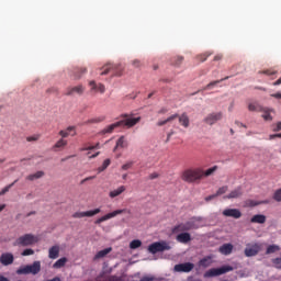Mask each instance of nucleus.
<instances>
[{"label": "nucleus", "instance_id": "obj_1", "mask_svg": "<svg viewBox=\"0 0 281 281\" xmlns=\"http://www.w3.org/2000/svg\"><path fill=\"white\" fill-rule=\"evenodd\" d=\"M123 120L117 121L111 125H108L105 128L101 131V135H106L113 133L115 128H120V126H125V128H133V126H137L142 122V116H135L133 113H124L121 115Z\"/></svg>", "mask_w": 281, "mask_h": 281}, {"label": "nucleus", "instance_id": "obj_2", "mask_svg": "<svg viewBox=\"0 0 281 281\" xmlns=\"http://www.w3.org/2000/svg\"><path fill=\"white\" fill-rule=\"evenodd\" d=\"M182 181L186 183H196V181H201L203 179V169L201 168H189L182 171L181 175Z\"/></svg>", "mask_w": 281, "mask_h": 281}, {"label": "nucleus", "instance_id": "obj_3", "mask_svg": "<svg viewBox=\"0 0 281 281\" xmlns=\"http://www.w3.org/2000/svg\"><path fill=\"white\" fill-rule=\"evenodd\" d=\"M38 243V237L32 234H25L20 236L14 243V247H32V245H36Z\"/></svg>", "mask_w": 281, "mask_h": 281}, {"label": "nucleus", "instance_id": "obj_4", "mask_svg": "<svg viewBox=\"0 0 281 281\" xmlns=\"http://www.w3.org/2000/svg\"><path fill=\"white\" fill-rule=\"evenodd\" d=\"M229 271H234V267L223 266L221 268H213V269L207 270L204 273V278H216L217 276H223L225 273H229Z\"/></svg>", "mask_w": 281, "mask_h": 281}, {"label": "nucleus", "instance_id": "obj_5", "mask_svg": "<svg viewBox=\"0 0 281 281\" xmlns=\"http://www.w3.org/2000/svg\"><path fill=\"white\" fill-rule=\"evenodd\" d=\"M262 251V244L255 243V244H247L244 250L246 258H254V256H258Z\"/></svg>", "mask_w": 281, "mask_h": 281}, {"label": "nucleus", "instance_id": "obj_6", "mask_svg": "<svg viewBox=\"0 0 281 281\" xmlns=\"http://www.w3.org/2000/svg\"><path fill=\"white\" fill-rule=\"evenodd\" d=\"M149 254H159L161 251H170V245L166 241H156L148 246Z\"/></svg>", "mask_w": 281, "mask_h": 281}, {"label": "nucleus", "instance_id": "obj_7", "mask_svg": "<svg viewBox=\"0 0 281 281\" xmlns=\"http://www.w3.org/2000/svg\"><path fill=\"white\" fill-rule=\"evenodd\" d=\"M103 71L101 72V76H106L109 71H112L113 76H122V71H124V68L122 65H115V64H106L102 67Z\"/></svg>", "mask_w": 281, "mask_h": 281}, {"label": "nucleus", "instance_id": "obj_8", "mask_svg": "<svg viewBox=\"0 0 281 281\" xmlns=\"http://www.w3.org/2000/svg\"><path fill=\"white\" fill-rule=\"evenodd\" d=\"M41 272V261H34L33 265L26 266L18 271V273H32L36 276V273Z\"/></svg>", "mask_w": 281, "mask_h": 281}, {"label": "nucleus", "instance_id": "obj_9", "mask_svg": "<svg viewBox=\"0 0 281 281\" xmlns=\"http://www.w3.org/2000/svg\"><path fill=\"white\" fill-rule=\"evenodd\" d=\"M126 212H127L126 209L113 211L111 213H108V214L101 216L94 223H95V225H100V223H104V221H110V218H115V216H119V214H124Z\"/></svg>", "mask_w": 281, "mask_h": 281}, {"label": "nucleus", "instance_id": "obj_10", "mask_svg": "<svg viewBox=\"0 0 281 281\" xmlns=\"http://www.w3.org/2000/svg\"><path fill=\"white\" fill-rule=\"evenodd\" d=\"M192 269H194V263L192 262L178 263L173 267V271L177 273H190Z\"/></svg>", "mask_w": 281, "mask_h": 281}, {"label": "nucleus", "instance_id": "obj_11", "mask_svg": "<svg viewBox=\"0 0 281 281\" xmlns=\"http://www.w3.org/2000/svg\"><path fill=\"white\" fill-rule=\"evenodd\" d=\"M220 120H223V113L216 112V113L209 114L204 119V122H205V124H209L210 126H212V125L216 124L217 122H220Z\"/></svg>", "mask_w": 281, "mask_h": 281}, {"label": "nucleus", "instance_id": "obj_12", "mask_svg": "<svg viewBox=\"0 0 281 281\" xmlns=\"http://www.w3.org/2000/svg\"><path fill=\"white\" fill-rule=\"evenodd\" d=\"M222 214L226 218H240L243 216V213L238 209H225Z\"/></svg>", "mask_w": 281, "mask_h": 281}, {"label": "nucleus", "instance_id": "obj_13", "mask_svg": "<svg viewBox=\"0 0 281 281\" xmlns=\"http://www.w3.org/2000/svg\"><path fill=\"white\" fill-rule=\"evenodd\" d=\"M100 209H94L92 211H86V212H76L72 214V218H85V216L91 217L95 216L97 214H100Z\"/></svg>", "mask_w": 281, "mask_h": 281}, {"label": "nucleus", "instance_id": "obj_14", "mask_svg": "<svg viewBox=\"0 0 281 281\" xmlns=\"http://www.w3.org/2000/svg\"><path fill=\"white\" fill-rule=\"evenodd\" d=\"M0 262L3 267H10L14 262V255L12 252H3L0 256Z\"/></svg>", "mask_w": 281, "mask_h": 281}, {"label": "nucleus", "instance_id": "obj_15", "mask_svg": "<svg viewBox=\"0 0 281 281\" xmlns=\"http://www.w3.org/2000/svg\"><path fill=\"white\" fill-rule=\"evenodd\" d=\"M192 229V223H181L172 228V234H179V232H190Z\"/></svg>", "mask_w": 281, "mask_h": 281}, {"label": "nucleus", "instance_id": "obj_16", "mask_svg": "<svg viewBox=\"0 0 281 281\" xmlns=\"http://www.w3.org/2000/svg\"><path fill=\"white\" fill-rule=\"evenodd\" d=\"M85 93V87H82L81 85L77 86V87H70L67 88V92L66 95H82Z\"/></svg>", "mask_w": 281, "mask_h": 281}, {"label": "nucleus", "instance_id": "obj_17", "mask_svg": "<svg viewBox=\"0 0 281 281\" xmlns=\"http://www.w3.org/2000/svg\"><path fill=\"white\" fill-rule=\"evenodd\" d=\"M176 240L186 245L190 243V240H192V236L190 235V233H180L179 235H177Z\"/></svg>", "mask_w": 281, "mask_h": 281}, {"label": "nucleus", "instance_id": "obj_18", "mask_svg": "<svg viewBox=\"0 0 281 281\" xmlns=\"http://www.w3.org/2000/svg\"><path fill=\"white\" fill-rule=\"evenodd\" d=\"M218 251L223 256H229V254H232V251H234V245H232V244H224V245H222L220 247Z\"/></svg>", "mask_w": 281, "mask_h": 281}, {"label": "nucleus", "instance_id": "obj_19", "mask_svg": "<svg viewBox=\"0 0 281 281\" xmlns=\"http://www.w3.org/2000/svg\"><path fill=\"white\" fill-rule=\"evenodd\" d=\"M243 194V188L238 187L235 190L231 191L229 194L225 195V199H240Z\"/></svg>", "mask_w": 281, "mask_h": 281}, {"label": "nucleus", "instance_id": "obj_20", "mask_svg": "<svg viewBox=\"0 0 281 281\" xmlns=\"http://www.w3.org/2000/svg\"><path fill=\"white\" fill-rule=\"evenodd\" d=\"M59 254H60V247L59 246H53L48 250V258H50V260H56V258H58Z\"/></svg>", "mask_w": 281, "mask_h": 281}, {"label": "nucleus", "instance_id": "obj_21", "mask_svg": "<svg viewBox=\"0 0 281 281\" xmlns=\"http://www.w3.org/2000/svg\"><path fill=\"white\" fill-rule=\"evenodd\" d=\"M89 85H90L92 91H99V93H104L106 91V88L102 83L98 85V83H95V81L92 80L89 82Z\"/></svg>", "mask_w": 281, "mask_h": 281}, {"label": "nucleus", "instance_id": "obj_22", "mask_svg": "<svg viewBox=\"0 0 281 281\" xmlns=\"http://www.w3.org/2000/svg\"><path fill=\"white\" fill-rule=\"evenodd\" d=\"M248 111L262 113V111H265V108H262V105H260V103L258 102H251L248 104Z\"/></svg>", "mask_w": 281, "mask_h": 281}, {"label": "nucleus", "instance_id": "obj_23", "mask_svg": "<svg viewBox=\"0 0 281 281\" xmlns=\"http://www.w3.org/2000/svg\"><path fill=\"white\" fill-rule=\"evenodd\" d=\"M179 117V124L183 126L184 128H188L190 126V117L187 113H182Z\"/></svg>", "mask_w": 281, "mask_h": 281}, {"label": "nucleus", "instance_id": "obj_24", "mask_svg": "<svg viewBox=\"0 0 281 281\" xmlns=\"http://www.w3.org/2000/svg\"><path fill=\"white\" fill-rule=\"evenodd\" d=\"M250 223H258L259 225H263V223H267V216H265L262 214L254 215L250 218Z\"/></svg>", "mask_w": 281, "mask_h": 281}, {"label": "nucleus", "instance_id": "obj_25", "mask_svg": "<svg viewBox=\"0 0 281 281\" xmlns=\"http://www.w3.org/2000/svg\"><path fill=\"white\" fill-rule=\"evenodd\" d=\"M123 192H126L125 186H121L117 189L110 191L109 196L110 199H115V196H120V194H123Z\"/></svg>", "mask_w": 281, "mask_h": 281}, {"label": "nucleus", "instance_id": "obj_26", "mask_svg": "<svg viewBox=\"0 0 281 281\" xmlns=\"http://www.w3.org/2000/svg\"><path fill=\"white\" fill-rule=\"evenodd\" d=\"M111 251H113L112 247L98 251L97 255L94 256V260H100V258H105V256H109Z\"/></svg>", "mask_w": 281, "mask_h": 281}, {"label": "nucleus", "instance_id": "obj_27", "mask_svg": "<svg viewBox=\"0 0 281 281\" xmlns=\"http://www.w3.org/2000/svg\"><path fill=\"white\" fill-rule=\"evenodd\" d=\"M198 265H199V267H203V269H207V267H210L212 265V257L206 256V257L202 258Z\"/></svg>", "mask_w": 281, "mask_h": 281}, {"label": "nucleus", "instance_id": "obj_28", "mask_svg": "<svg viewBox=\"0 0 281 281\" xmlns=\"http://www.w3.org/2000/svg\"><path fill=\"white\" fill-rule=\"evenodd\" d=\"M68 142L65 138H60L56 142V144L53 146V150H63L65 146H67Z\"/></svg>", "mask_w": 281, "mask_h": 281}, {"label": "nucleus", "instance_id": "obj_29", "mask_svg": "<svg viewBox=\"0 0 281 281\" xmlns=\"http://www.w3.org/2000/svg\"><path fill=\"white\" fill-rule=\"evenodd\" d=\"M42 177H45L44 171H36L35 173L29 175L26 177L27 181H36V179H42Z\"/></svg>", "mask_w": 281, "mask_h": 281}, {"label": "nucleus", "instance_id": "obj_30", "mask_svg": "<svg viewBox=\"0 0 281 281\" xmlns=\"http://www.w3.org/2000/svg\"><path fill=\"white\" fill-rule=\"evenodd\" d=\"M177 117H179V114H173L164 121H158L157 126H166V124H168V122H172V121L177 120Z\"/></svg>", "mask_w": 281, "mask_h": 281}, {"label": "nucleus", "instance_id": "obj_31", "mask_svg": "<svg viewBox=\"0 0 281 281\" xmlns=\"http://www.w3.org/2000/svg\"><path fill=\"white\" fill-rule=\"evenodd\" d=\"M224 80H229V76H227L225 78H222L220 80H215V81L210 82L209 85H206L204 87V91H207V89H212V87H216V85H220V82H224Z\"/></svg>", "mask_w": 281, "mask_h": 281}, {"label": "nucleus", "instance_id": "obj_32", "mask_svg": "<svg viewBox=\"0 0 281 281\" xmlns=\"http://www.w3.org/2000/svg\"><path fill=\"white\" fill-rule=\"evenodd\" d=\"M126 146H128V143H126V140L124 139V136H121L116 140V145L114 147V150H117V148H126Z\"/></svg>", "mask_w": 281, "mask_h": 281}, {"label": "nucleus", "instance_id": "obj_33", "mask_svg": "<svg viewBox=\"0 0 281 281\" xmlns=\"http://www.w3.org/2000/svg\"><path fill=\"white\" fill-rule=\"evenodd\" d=\"M87 72V68H75L74 75H75V80H79V78H82V75Z\"/></svg>", "mask_w": 281, "mask_h": 281}, {"label": "nucleus", "instance_id": "obj_34", "mask_svg": "<svg viewBox=\"0 0 281 281\" xmlns=\"http://www.w3.org/2000/svg\"><path fill=\"white\" fill-rule=\"evenodd\" d=\"M212 52H205L203 54H200L196 56L198 60H200V63H205V60H207V58H210V56H212Z\"/></svg>", "mask_w": 281, "mask_h": 281}, {"label": "nucleus", "instance_id": "obj_35", "mask_svg": "<svg viewBox=\"0 0 281 281\" xmlns=\"http://www.w3.org/2000/svg\"><path fill=\"white\" fill-rule=\"evenodd\" d=\"M65 265H67V258L63 257L54 263V268L60 269L61 267H65Z\"/></svg>", "mask_w": 281, "mask_h": 281}, {"label": "nucleus", "instance_id": "obj_36", "mask_svg": "<svg viewBox=\"0 0 281 281\" xmlns=\"http://www.w3.org/2000/svg\"><path fill=\"white\" fill-rule=\"evenodd\" d=\"M276 251H280V246H278V245H270V246H268V248L266 250V254L267 255L276 254Z\"/></svg>", "mask_w": 281, "mask_h": 281}, {"label": "nucleus", "instance_id": "obj_37", "mask_svg": "<svg viewBox=\"0 0 281 281\" xmlns=\"http://www.w3.org/2000/svg\"><path fill=\"white\" fill-rule=\"evenodd\" d=\"M142 247V240L134 239L130 243V249H139Z\"/></svg>", "mask_w": 281, "mask_h": 281}, {"label": "nucleus", "instance_id": "obj_38", "mask_svg": "<svg viewBox=\"0 0 281 281\" xmlns=\"http://www.w3.org/2000/svg\"><path fill=\"white\" fill-rule=\"evenodd\" d=\"M111 166V159H105L101 167L98 168L99 172H104Z\"/></svg>", "mask_w": 281, "mask_h": 281}, {"label": "nucleus", "instance_id": "obj_39", "mask_svg": "<svg viewBox=\"0 0 281 281\" xmlns=\"http://www.w3.org/2000/svg\"><path fill=\"white\" fill-rule=\"evenodd\" d=\"M183 63V56H177L171 59V65H175V67H179Z\"/></svg>", "mask_w": 281, "mask_h": 281}, {"label": "nucleus", "instance_id": "obj_40", "mask_svg": "<svg viewBox=\"0 0 281 281\" xmlns=\"http://www.w3.org/2000/svg\"><path fill=\"white\" fill-rule=\"evenodd\" d=\"M262 117L266 122H271L273 120V116H271V112L269 110L263 109Z\"/></svg>", "mask_w": 281, "mask_h": 281}, {"label": "nucleus", "instance_id": "obj_41", "mask_svg": "<svg viewBox=\"0 0 281 281\" xmlns=\"http://www.w3.org/2000/svg\"><path fill=\"white\" fill-rule=\"evenodd\" d=\"M215 170H218V166H214L212 168H209L206 171H203V177H212Z\"/></svg>", "mask_w": 281, "mask_h": 281}, {"label": "nucleus", "instance_id": "obj_42", "mask_svg": "<svg viewBox=\"0 0 281 281\" xmlns=\"http://www.w3.org/2000/svg\"><path fill=\"white\" fill-rule=\"evenodd\" d=\"M104 120H105L104 116H99V117L89 120L88 124H100V122H104Z\"/></svg>", "mask_w": 281, "mask_h": 281}, {"label": "nucleus", "instance_id": "obj_43", "mask_svg": "<svg viewBox=\"0 0 281 281\" xmlns=\"http://www.w3.org/2000/svg\"><path fill=\"white\" fill-rule=\"evenodd\" d=\"M18 180H15L13 183L4 187L1 192H0V196H3V194H7V192H10V189L13 188L14 183H16Z\"/></svg>", "mask_w": 281, "mask_h": 281}, {"label": "nucleus", "instance_id": "obj_44", "mask_svg": "<svg viewBox=\"0 0 281 281\" xmlns=\"http://www.w3.org/2000/svg\"><path fill=\"white\" fill-rule=\"evenodd\" d=\"M273 199H274V201H277L278 203L281 202V188L278 189V190L274 192Z\"/></svg>", "mask_w": 281, "mask_h": 281}, {"label": "nucleus", "instance_id": "obj_45", "mask_svg": "<svg viewBox=\"0 0 281 281\" xmlns=\"http://www.w3.org/2000/svg\"><path fill=\"white\" fill-rule=\"evenodd\" d=\"M227 190H228V187L224 186V187L220 188L215 194H216V196H221L222 194H225V192H227Z\"/></svg>", "mask_w": 281, "mask_h": 281}, {"label": "nucleus", "instance_id": "obj_46", "mask_svg": "<svg viewBox=\"0 0 281 281\" xmlns=\"http://www.w3.org/2000/svg\"><path fill=\"white\" fill-rule=\"evenodd\" d=\"M21 256H34V249L26 248L22 251Z\"/></svg>", "mask_w": 281, "mask_h": 281}, {"label": "nucleus", "instance_id": "obj_47", "mask_svg": "<svg viewBox=\"0 0 281 281\" xmlns=\"http://www.w3.org/2000/svg\"><path fill=\"white\" fill-rule=\"evenodd\" d=\"M272 265L276 267V269H281V258L272 259Z\"/></svg>", "mask_w": 281, "mask_h": 281}, {"label": "nucleus", "instance_id": "obj_48", "mask_svg": "<svg viewBox=\"0 0 281 281\" xmlns=\"http://www.w3.org/2000/svg\"><path fill=\"white\" fill-rule=\"evenodd\" d=\"M38 139H41V136L38 134L26 137V142H38Z\"/></svg>", "mask_w": 281, "mask_h": 281}, {"label": "nucleus", "instance_id": "obj_49", "mask_svg": "<svg viewBox=\"0 0 281 281\" xmlns=\"http://www.w3.org/2000/svg\"><path fill=\"white\" fill-rule=\"evenodd\" d=\"M59 135L61 139H66V137H69V132H67V130H61L59 131Z\"/></svg>", "mask_w": 281, "mask_h": 281}, {"label": "nucleus", "instance_id": "obj_50", "mask_svg": "<svg viewBox=\"0 0 281 281\" xmlns=\"http://www.w3.org/2000/svg\"><path fill=\"white\" fill-rule=\"evenodd\" d=\"M67 133H71V131H74V133L71 134V137H76L77 133H76V127L75 126H68L66 128Z\"/></svg>", "mask_w": 281, "mask_h": 281}, {"label": "nucleus", "instance_id": "obj_51", "mask_svg": "<svg viewBox=\"0 0 281 281\" xmlns=\"http://www.w3.org/2000/svg\"><path fill=\"white\" fill-rule=\"evenodd\" d=\"M259 74H265L266 76H273L276 74V71L271 70V69H267L263 71H259Z\"/></svg>", "mask_w": 281, "mask_h": 281}, {"label": "nucleus", "instance_id": "obj_52", "mask_svg": "<svg viewBox=\"0 0 281 281\" xmlns=\"http://www.w3.org/2000/svg\"><path fill=\"white\" fill-rule=\"evenodd\" d=\"M130 168H133V161H130L122 166V170H130Z\"/></svg>", "mask_w": 281, "mask_h": 281}, {"label": "nucleus", "instance_id": "obj_53", "mask_svg": "<svg viewBox=\"0 0 281 281\" xmlns=\"http://www.w3.org/2000/svg\"><path fill=\"white\" fill-rule=\"evenodd\" d=\"M139 281H155V277L153 276H146V277H143Z\"/></svg>", "mask_w": 281, "mask_h": 281}, {"label": "nucleus", "instance_id": "obj_54", "mask_svg": "<svg viewBox=\"0 0 281 281\" xmlns=\"http://www.w3.org/2000/svg\"><path fill=\"white\" fill-rule=\"evenodd\" d=\"M47 93H58V88L56 87L48 88Z\"/></svg>", "mask_w": 281, "mask_h": 281}, {"label": "nucleus", "instance_id": "obj_55", "mask_svg": "<svg viewBox=\"0 0 281 281\" xmlns=\"http://www.w3.org/2000/svg\"><path fill=\"white\" fill-rule=\"evenodd\" d=\"M93 179H95V176L87 177V178H85L83 180H81V184H82V183H87V181H91V180H93Z\"/></svg>", "mask_w": 281, "mask_h": 281}, {"label": "nucleus", "instance_id": "obj_56", "mask_svg": "<svg viewBox=\"0 0 281 281\" xmlns=\"http://www.w3.org/2000/svg\"><path fill=\"white\" fill-rule=\"evenodd\" d=\"M280 131H281V122H278L277 125H276V127L273 128V132H274V133H278V132H280Z\"/></svg>", "mask_w": 281, "mask_h": 281}, {"label": "nucleus", "instance_id": "obj_57", "mask_svg": "<svg viewBox=\"0 0 281 281\" xmlns=\"http://www.w3.org/2000/svg\"><path fill=\"white\" fill-rule=\"evenodd\" d=\"M216 196H218V195H216V193H215V194H212V195H209V196L205 198V201H206V202H210V201L216 199Z\"/></svg>", "mask_w": 281, "mask_h": 281}, {"label": "nucleus", "instance_id": "obj_58", "mask_svg": "<svg viewBox=\"0 0 281 281\" xmlns=\"http://www.w3.org/2000/svg\"><path fill=\"white\" fill-rule=\"evenodd\" d=\"M159 115H165V113H168V109L166 108H161L159 111H158Z\"/></svg>", "mask_w": 281, "mask_h": 281}, {"label": "nucleus", "instance_id": "obj_59", "mask_svg": "<svg viewBox=\"0 0 281 281\" xmlns=\"http://www.w3.org/2000/svg\"><path fill=\"white\" fill-rule=\"evenodd\" d=\"M172 135H175V132H170L167 134L166 144H168V142H170V138L172 137Z\"/></svg>", "mask_w": 281, "mask_h": 281}, {"label": "nucleus", "instance_id": "obj_60", "mask_svg": "<svg viewBox=\"0 0 281 281\" xmlns=\"http://www.w3.org/2000/svg\"><path fill=\"white\" fill-rule=\"evenodd\" d=\"M159 177V173L154 172L149 176V179H157Z\"/></svg>", "mask_w": 281, "mask_h": 281}, {"label": "nucleus", "instance_id": "obj_61", "mask_svg": "<svg viewBox=\"0 0 281 281\" xmlns=\"http://www.w3.org/2000/svg\"><path fill=\"white\" fill-rule=\"evenodd\" d=\"M133 65H134L135 67H140L142 63H140L139 60L135 59V60L133 61Z\"/></svg>", "mask_w": 281, "mask_h": 281}, {"label": "nucleus", "instance_id": "obj_62", "mask_svg": "<svg viewBox=\"0 0 281 281\" xmlns=\"http://www.w3.org/2000/svg\"><path fill=\"white\" fill-rule=\"evenodd\" d=\"M272 98H277L278 100H281V93L280 92L274 93L272 94Z\"/></svg>", "mask_w": 281, "mask_h": 281}, {"label": "nucleus", "instance_id": "obj_63", "mask_svg": "<svg viewBox=\"0 0 281 281\" xmlns=\"http://www.w3.org/2000/svg\"><path fill=\"white\" fill-rule=\"evenodd\" d=\"M278 85H281V78L273 82L274 87H278Z\"/></svg>", "mask_w": 281, "mask_h": 281}, {"label": "nucleus", "instance_id": "obj_64", "mask_svg": "<svg viewBox=\"0 0 281 281\" xmlns=\"http://www.w3.org/2000/svg\"><path fill=\"white\" fill-rule=\"evenodd\" d=\"M0 281H10V279H9V278H5V277H3V276H0Z\"/></svg>", "mask_w": 281, "mask_h": 281}]
</instances>
